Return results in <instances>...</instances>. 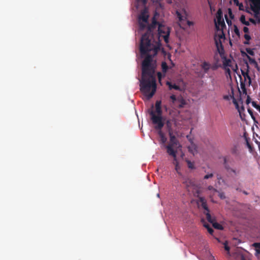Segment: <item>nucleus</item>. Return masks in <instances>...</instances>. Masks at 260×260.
Returning <instances> with one entry per match:
<instances>
[{
	"instance_id": "4be33fe9",
	"label": "nucleus",
	"mask_w": 260,
	"mask_h": 260,
	"mask_svg": "<svg viewBox=\"0 0 260 260\" xmlns=\"http://www.w3.org/2000/svg\"><path fill=\"white\" fill-rule=\"evenodd\" d=\"M244 37L246 40L244 42V44L245 45L249 44V41L251 39L250 36L249 35L246 34L244 35Z\"/></svg>"
},
{
	"instance_id": "f3484780",
	"label": "nucleus",
	"mask_w": 260,
	"mask_h": 260,
	"mask_svg": "<svg viewBox=\"0 0 260 260\" xmlns=\"http://www.w3.org/2000/svg\"><path fill=\"white\" fill-rule=\"evenodd\" d=\"M211 68V64L207 62H204L202 64V68L205 73H207Z\"/></svg>"
},
{
	"instance_id": "9d476101",
	"label": "nucleus",
	"mask_w": 260,
	"mask_h": 260,
	"mask_svg": "<svg viewBox=\"0 0 260 260\" xmlns=\"http://www.w3.org/2000/svg\"><path fill=\"white\" fill-rule=\"evenodd\" d=\"M154 124L155 125V126H154L155 129L158 131L157 133L160 137L161 142L162 144H165L166 142L167 139L165 137L164 133L161 131V129L163 127H161L160 128H159L157 127V124Z\"/></svg>"
},
{
	"instance_id": "bb28decb",
	"label": "nucleus",
	"mask_w": 260,
	"mask_h": 260,
	"mask_svg": "<svg viewBox=\"0 0 260 260\" xmlns=\"http://www.w3.org/2000/svg\"><path fill=\"white\" fill-rule=\"evenodd\" d=\"M170 99L172 100L173 103L177 102V98L174 94H172L170 96Z\"/></svg>"
},
{
	"instance_id": "49530a36",
	"label": "nucleus",
	"mask_w": 260,
	"mask_h": 260,
	"mask_svg": "<svg viewBox=\"0 0 260 260\" xmlns=\"http://www.w3.org/2000/svg\"><path fill=\"white\" fill-rule=\"evenodd\" d=\"M226 73H228L230 75L231 74V70L229 68H224Z\"/></svg>"
},
{
	"instance_id": "5fc2aeb1",
	"label": "nucleus",
	"mask_w": 260,
	"mask_h": 260,
	"mask_svg": "<svg viewBox=\"0 0 260 260\" xmlns=\"http://www.w3.org/2000/svg\"><path fill=\"white\" fill-rule=\"evenodd\" d=\"M209 260H215V259L213 256L210 255V257H209Z\"/></svg>"
},
{
	"instance_id": "7ed1b4c3",
	"label": "nucleus",
	"mask_w": 260,
	"mask_h": 260,
	"mask_svg": "<svg viewBox=\"0 0 260 260\" xmlns=\"http://www.w3.org/2000/svg\"><path fill=\"white\" fill-rule=\"evenodd\" d=\"M161 102L157 101L155 103V112L151 111L149 113L153 124H157L158 128L164 127V122L162 117Z\"/></svg>"
},
{
	"instance_id": "4468645a",
	"label": "nucleus",
	"mask_w": 260,
	"mask_h": 260,
	"mask_svg": "<svg viewBox=\"0 0 260 260\" xmlns=\"http://www.w3.org/2000/svg\"><path fill=\"white\" fill-rule=\"evenodd\" d=\"M179 103L178 106V108H182L184 107L185 105L186 104V102L185 100L181 96L177 98V102Z\"/></svg>"
},
{
	"instance_id": "412c9836",
	"label": "nucleus",
	"mask_w": 260,
	"mask_h": 260,
	"mask_svg": "<svg viewBox=\"0 0 260 260\" xmlns=\"http://www.w3.org/2000/svg\"><path fill=\"white\" fill-rule=\"evenodd\" d=\"M231 62V61L230 59L225 58V59L223 61V65L224 68H226L227 67H230Z\"/></svg>"
},
{
	"instance_id": "5701e85b",
	"label": "nucleus",
	"mask_w": 260,
	"mask_h": 260,
	"mask_svg": "<svg viewBox=\"0 0 260 260\" xmlns=\"http://www.w3.org/2000/svg\"><path fill=\"white\" fill-rule=\"evenodd\" d=\"M161 68L162 71L164 72H166L167 70H168V67L167 66V64L165 62H162L161 63Z\"/></svg>"
},
{
	"instance_id": "9b49d317",
	"label": "nucleus",
	"mask_w": 260,
	"mask_h": 260,
	"mask_svg": "<svg viewBox=\"0 0 260 260\" xmlns=\"http://www.w3.org/2000/svg\"><path fill=\"white\" fill-rule=\"evenodd\" d=\"M217 14L218 15V16H217V22L218 24L220 25L221 27H225V25L223 21V19L222 18V13L220 10L218 11Z\"/></svg>"
},
{
	"instance_id": "3c124183",
	"label": "nucleus",
	"mask_w": 260,
	"mask_h": 260,
	"mask_svg": "<svg viewBox=\"0 0 260 260\" xmlns=\"http://www.w3.org/2000/svg\"><path fill=\"white\" fill-rule=\"evenodd\" d=\"M233 2L236 6L240 3L238 0H233Z\"/></svg>"
},
{
	"instance_id": "680f3d73",
	"label": "nucleus",
	"mask_w": 260,
	"mask_h": 260,
	"mask_svg": "<svg viewBox=\"0 0 260 260\" xmlns=\"http://www.w3.org/2000/svg\"><path fill=\"white\" fill-rule=\"evenodd\" d=\"M216 69V68L215 67H212V69L213 70H215Z\"/></svg>"
},
{
	"instance_id": "2eb2a0df",
	"label": "nucleus",
	"mask_w": 260,
	"mask_h": 260,
	"mask_svg": "<svg viewBox=\"0 0 260 260\" xmlns=\"http://www.w3.org/2000/svg\"><path fill=\"white\" fill-rule=\"evenodd\" d=\"M228 158L227 157H223V165L225 169L229 173L230 172V170L231 169V168L230 167L229 165L228 164Z\"/></svg>"
},
{
	"instance_id": "20e7f679",
	"label": "nucleus",
	"mask_w": 260,
	"mask_h": 260,
	"mask_svg": "<svg viewBox=\"0 0 260 260\" xmlns=\"http://www.w3.org/2000/svg\"><path fill=\"white\" fill-rule=\"evenodd\" d=\"M183 183L188 191L191 192L194 197L198 198V200L197 201V203L199 206H201V202L200 201V198L203 197L199 196L201 192L200 187L197 185L193 181L189 179H187Z\"/></svg>"
},
{
	"instance_id": "c85d7f7f",
	"label": "nucleus",
	"mask_w": 260,
	"mask_h": 260,
	"mask_svg": "<svg viewBox=\"0 0 260 260\" xmlns=\"http://www.w3.org/2000/svg\"><path fill=\"white\" fill-rule=\"evenodd\" d=\"M187 165H188V167L190 169H193L194 168V165L192 162H191V161H187Z\"/></svg>"
},
{
	"instance_id": "de8ad7c7",
	"label": "nucleus",
	"mask_w": 260,
	"mask_h": 260,
	"mask_svg": "<svg viewBox=\"0 0 260 260\" xmlns=\"http://www.w3.org/2000/svg\"><path fill=\"white\" fill-rule=\"evenodd\" d=\"M249 21L254 24L256 23L255 20L253 18H249Z\"/></svg>"
},
{
	"instance_id": "72a5a7b5",
	"label": "nucleus",
	"mask_w": 260,
	"mask_h": 260,
	"mask_svg": "<svg viewBox=\"0 0 260 260\" xmlns=\"http://www.w3.org/2000/svg\"><path fill=\"white\" fill-rule=\"evenodd\" d=\"M230 172H233L235 175H237L239 173V171H237L236 170L233 169L232 168H231V169L230 170Z\"/></svg>"
},
{
	"instance_id": "8fccbe9b",
	"label": "nucleus",
	"mask_w": 260,
	"mask_h": 260,
	"mask_svg": "<svg viewBox=\"0 0 260 260\" xmlns=\"http://www.w3.org/2000/svg\"><path fill=\"white\" fill-rule=\"evenodd\" d=\"M223 99L225 100H229L230 98L229 95H226L223 96Z\"/></svg>"
},
{
	"instance_id": "dca6fc26",
	"label": "nucleus",
	"mask_w": 260,
	"mask_h": 260,
	"mask_svg": "<svg viewBox=\"0 0 260 260\" xmlns=\"http://www.w3.org/2000/svg\"><path fill=\"white\" fill-rule=\"evenodd\" d=\"M252 246L255 248V255L260 254V243H254L252 244Z\"/></svg>"
},
{
	"instance_id": "7c9ffc66",
	"label": "nucleus",
	"mask_w": 260,
	"mask_h": 260,
	"mask_svg": "<svg viewBox=\"0 0 260 260\" xmlns=\"http://www.w3.org/2000/svg\"><path fill=\"white\" fill-rule=\"evenodd\" d=\"M246 50L247 52L249 54H250V55H254V52H253V51L251 49H250V48H247V49H246Z\"/></svg>"
},
{
	"instance_id": "09e8293b",
	"label": "nucleus",
	"mask_w": 260,
	"mask_h": 260,
	"mask_svg": "<svg viewBox=\"0 0 260 260\" xmlns=\"http://www.w3.org/2000/svg\"><path fill=\"white\" fill-rule=\"evenodd\" d=\"M177 16H178V17L179 18L180 21H182V16L178 12H177Z\"/></svg>"
},
{
	"instance_id": "37998d69",
	"label": "nucleus",
	"mask_w": 260,
	"mask_h": 260,
	"mask_svg": "<svg viewBox=\"0 0 260 260\" xmlns=\"http://www.w3.org/2000/svg\"><path fill=\"white\" fill-rule=\"evenodd\" d=\"M243 31L245 33H248L249 32V28L245 26L243 28Z\"/></svg>"
},
{
	"instance_id": "864d4df0",
	"label": "nucleus",
	"mask_w": 260,
	"mask_h": 260,
	"mask_svg": "<svg viewBox=\"0 0 260 260\" xmlns=\"http://www.w3.org/2000/svg\"><path fill=\"white\" fill-rule=\"evenodd\" d=\"M241 88H244V90H245V84L244 83H242L241 82Z\"/></svg>"
},
{
	"instance_id": "bf43d9fd",
	"label": "nucleus",
	"mask_w": 260,
	"mask_h": 260,
	"mask_svg": "<svg viewBox=\"0 0 260 260\" xmlns=\"http://www.w3.org/2000/svg\"><path fill=\"white\" fill-rule=\"evenodd\" d=\"M221 179V177L220 176H217V179L219 180Z\"/></svg>"
},
{
	"instance_id": "393cba45",
	"label": "nucleus",
	"mask_w": 260,
	"mask_h": 260,
	"mask_svg": "<svg viewBox=\"0 0 260 260\" xmlns=\"http://www.w3.org/2000/svg\"><path fill=\"white\" fill-rule=\"evenodd\" d=\"M234 30L235 33L236 34V35H237L238 37H239L240 35V31H239L238 27L235 25L234 26Z\"/></svg>"
},
{
	"instance_id": "e2e57ef3",
	"label": "nucleus",
	"mask_w": 260,
	"mask_h": 260,
	"mask_svg": "<svg viewBox=\"0 0 260 260\" xmlns=\"http://www.w3.org/2000/svg\"><path fill=\"white\" fill-rule=\"evenodd\" d=\"M167 124L168 126H169V121H167Z\"/></svg>"
},
{
	"instance_id": "6e6552de",
	"label": "nucleus",
	"mask_w": 260,
	"mask_h": 260,
	"mask_svg": "<svg viewBox=\"0 0 260 260\" xmlns=\"http://www.w3.org/2000/svg\"><path fill=\"white\" fill-rule=\"evenodd\" d=\"M170 33V29L169 27L166 26L165 25L161 24H159L158 27V35H159L158 37V41L160 42V37H162L166 43H168L169 42V38Z\"/></svg>"
},
{
	"instance_id": "aec40b11",
	"label": "nucleus",
	"mask_w": 260,
	"mask_h": 260,
	"mask_svg": "<svg viewBox=\"0 0 260 260\" xmlns=\"http://www.w3.org/2000/svg\"><path fill=\"white\" fill-rule=\"evenodd\" d=\"M240 20L243 24L246 26H249L250 25L249 22L245 20V17L244 15H241Z\"/></svg>"
},
{
	"instance_id": "58836bf2",
	"label": "nucleus",
	"mask_w": 260,
	"mask_h": 260,
	"mask_svg": "<svg viewBox=\"0 0 260 260\" xmlns=\"http://www.w3.org/2000/svg\"><path fill=\"white\" fill-rule=\"evenodd\" d=\"M229 14L230 15V16L231 18H234V15L232 14V10L231 9H228Z\"/></svg>"
},
{
	"instance_id": "f03ea898",
	"label": "nucleus",
	"mask_w": 260,
	"mask_h": 260,
	"mask_svg": "<svg viewBox=\"0 0 260 260\" xmlns=\"http://www.w3.org/2000/svg\"><path fill=\"white\" fill-rule=\"evenodd\" d=\"M159 23L155 17H153L151 24L148 25L147 31L142 35L140 45V51L141 56L144 55L156 56L158 52L161 50L164 51V48L161 47V43L154 40L153 29L159 26Z\"/></svg>"
},
{
	"instance_id": "a19ab883",
	"label": "nucleus",
	"mask_w": 260,
	"mask_h": 260,
	"mask_svg": "<svg viewBox=\"0 0 260 260\" xmlns=\"http://www.w3.org/2000/svg\"><path fill=\"white\" fill-rule=\"evenodd\" d=\"M179 169L180 167L179 166V164H176L175 166V170L178 174H180V172H179Z\"/></svg>"
},
{
	"instance_id": "69168bd1",
	"label": "nucleus",
	"mask_w": 260,
	"mask_h": 260,
	"mask_svg": "<svg viewBox=\"0 0 260 260\" xmlns=\"http://www.w3.org/2000/svg\"><path fill=\"white\" fill-rule=\"evenodd\" d=\"M244 260H245V259H244Z\"/></svg>"
},
{
	"instance_id": "b1692460",
	"label": "nucleus",
	"mask_w": 260,
	"mask_h": 260,
	"mask_svg": "<svg viewBox=\"0 0 260 260\" xmlns=\"http://www.w3.org/2000/svg\"><path fill=\"white\" fill-rule=\"evenodd\" d=\"M252 105L260 112V106L257 105L254 101L252 102Z\"/></svg>"
},
{
	"instance_id": "cd10ccee",
	"label": "nucleus",
	"mask_w": 260,
	"mask_h": 260,
	"mask_svg": "<svg viewBox=\"0 0 260 260\" xmlns=\"http://www.w3.org/2000/svg\"><path fill=\"white\" fill-rule=\"evenodd\" d=\"M176 154H177V151H175V157L174 156H172L174 158V160H173V164L176 166V164H179L178 161H177V155H176Z\"/></svg>"
},
{
	"instance_id": "a878e982",
	"label": "nucleus",
	"mask_w": 260,
	"mask_h": 260,
	"mask_svg": "<svg viewBox=\"0 0 260 260\" xmlns=\"http://www.w3.org/2000/svg\"><path fill=\"white\" fill-rule=\"evenodd\" d=\"M248 112L250 115L251 118L253 119L254 121L255 122V118L253 115L252 110L251 109H248Z\"/></svg>"
},
{
	"instance_id": "473e14b6",
	"label": "nucleus",
	"mask_w": 260,
	"mask_h": 260,
	"mask_svg": "<svg viewBox=\"0 0 260 260\" xmlns=\"http://www.w3.org/2000/svg\"><path fill=\"white\" fill-rule=\"evenodd\" d=\"M157 78L158 79V80L159 81V82H160L161 81V77H162V74L160 72H158L157 73Z\"/></svg>"
},
{
	"instance_id": "f704fd0d",
	"label": "nucleus",
	"mask_w": 260,
	"mask_h": 260,
	"mask_svg": "<svg viewBox=\"0 0 260 260\" xmlns=\"http://www.w3.org/2000/svg\"><path fill=\"white\" fill-rule=\"evenodd\" d=\"M219 197L221 199H224L225 198V196L224 195V193L223 192H220L219 193Z\"/></svg>"
},
{
	"instance_id": "79ce46f5",
	"label": "nucleus",
	"mask_w": 260,
	"mask_h": 260,
	"mask_svg": "<svg viewBox=\"0 0 260 260\" xmlns=\"http://www.w3.org/2000/svg\"><path fill=\"white\" fill-rule=\"evenodd\" d=\"M186 23H187V24L188 25V26L193 25V22L189 21V20H187L186 21Z\"/></svg>"
},
{
	"instance_id": "0e129e2a",
	"label": "nucleus",
	"mask_w": 260,
	"mask_h": 260,
	"mask_svg": "<svg viewBox=\"0 0 260 260\" xmlns=\"http://www.w3.org/2000/svg\"><path fill=\"white\" fill-rule=\"evenodd\" d=\"M220 45H221L220 42ZM221 46H222V45H221ZM221 50H223L222 47H221Z\"/></svg>"
},
{
	"instance_id": "2f4dec72",
	"label": "nucleus",
	"mask_w": 260,
	"mask_h": 260,
	"mask_svg": "<svg viewBox=\"0 0 260 260\" xmlns=\"http://www.w3.org/2000/svg\"><path fill=\"white\" fill-rule=\"evenodd\" d=\"M246 144H247V146L248 147L250 151H252V147L251 145L250 144V143L248 142V141L247 139H246Z\"/></svg>"
},
{
	"instance_id": "e433bc0d",
	"label": "nucleus",
	"mask_w": 260,
	"mask_h": 260,
	"mask_svg": "<svg viewBox=\"0 0 260 260\" xmlns=\"http://www.w3.org/2000/svg\"><path fill=\"white\" fill-rule=\"evenodd\" d=\"M232 98L233 99V103L235 105L236 108H238V104L237 102L236 101V99L234 98V96H232Z\"/></svg>"
},
{
	"instance_id": "ea45409f",
	"label": "nucleus",
	"mask_w": 260,
	"mask_h": 260,
	"mask_svg": "<svg viewBox=\"0 0 260 260\" xmlns=\"http://www.w3.org/2000/svg\"><path fill=\"white\" fill-rule=\"evenodd\" d=\"M208 232L212 235L213 232H214V230H213V229H212L211 227H209L208 229H207Z\"/></svg>"
},
{
	"instance_id": "052dcab7",
	"label": "nucleus",
	"mask_w": 260,
	"mask_h": 260,
	"mask_svg": "<svg viewBox=\"0 0 260 260\" xmlns=\"http://www.w3.org/2000/svg\"><path fill=\"white\" fill-rule=\"evenodd\" d=\"M257 22L260 24V18L258 19Z\"/></svg>"
},
{
	"instance_id": "6e6d98bb",
	"label": "nucleus",
	"mask_w": 260,
	"mask_h": 260,
	"mask_svg": "<svg viewBox=\"0 0 260 260\" xmlns=\"http://www.w3.org/2000/svg\"><path fill=\"white\" fill-rule=\"evenodd\" d=\"M208 189L209 190H211V189H213V186H208Z\"/></svg>"
},
{
	"instance_id": "c03bdc74",
	"label": "nucleus",
	"mask_w": 260,
	"mask_h": 260,
	"mask_svg": "<svg viewBox=\"0 0 260 260\" xmlns=\"http://www.w3.org/2000/svg\"><path fill=\"white\" fill-rule=\"evenodd\" d=\"M251 99L249 96H247V99L246 100V103L247 104H249L250 103Z\"/></svg>"
},
{
	"instance_id": "c756f323",
	"label": "nucleus",
	"mask_w": 260,
	"mask_h": 260,
	"mask_svg": "<svg viewBox=\"0 0 260 260\" xmlns=\"http://www.w3.org/2000/svg\"><path fill=\"white\" fill-rule=\"evenodd\" d=\"M213 176V174L212 173H210V174H207V175H206L204 177V179H209V178H212Z\"/></svg>"
},
{
	"instance_id": "a18cd8bd",
	"label": "nucleus",
	"mask_w": 260,
	"mask_h": 260,
	"mask_svg": "<svg viewBox=\"0 0 260 260\" xmlns=\"http://www.w3.org/2000/svg\"><path fill=\"white\" fill-rule=\"evenodd\" d=\"M224 249L225 250H226L228 251H229L230 250V247L227 244H224Z\"/></svg>"
},
{
	"instance_id": "0eeeda50",
	"label": "nucleus",
	"mask_w": 260,
	"mask_h": 260,
	"mask_svg": "<svg viewBox=\"0 0 260 260\" xmlns=\"http://www.w3.org/2000/svg\"><path fill=\"white\" fill-rule=\"evenodd\" d=\"M148 9L144 7L138 16V22L141 29H144L148 24Z\"/></svg>"
},
{
	"instance_id": "f257e3e1",
	"label": "nucleus",
	"mask_w": 260,
	"mask_h": 260,
	"mask_svg": "<svg viewBox=\"0 0 260 260\" xmlns=\"http://www.w3.org/2000/svg\"><path fill=\"white\" fill-rule=\"evenodd\" d=\"M142 63V79L140 81V90L147 97L151 98L156 92V83L155 76V63L153 58L155 56L144 55Z\"/></svg>"
},
{
	"instance_id": "1a4fd4ad",
	"label": "nucleus",
	"mask_w": 260,
	"mask_h": 260,
	"mask_svg": "<svg viewBox=\"0 0 260 260\" xmlns=\"http://www.w3.org/2000/svg\"><path fill=\"white\" fill-rule=\"evenodd\" d=\"M251 3V9L256 14L260 11V0H249Z\"/></svg>"
},
{
	"instance_id": "6ab92c4d",
	"label": "nucleus",
	"mask_w": 260,
	"mask_h": 260,
	"mask_svg": "<svg viewBox=\"0 0 260 260\" xmlns=\"http://www.w3.org/2000/svg\"><path fill=\"white\" fill-rule=\"evenodd\" d=\"M246 56L249 60V63L250 64H253L255 68L258 69V64H257V62L256 61V60L254 58L250 57L248 55H246Z\"/></svg>"
},
{
	"instance_id": "39448f33",
	"label": "nucleus",
	"mask_w": 260,
	"mask_h": 260,
	"mask_svg": "<svg viewBox=\"0 0 260 260\" xmlns=\"http://www.w3.org/2000/svg\"><path fill=\"white\" fill-rule=\"evenodd\" d=\"M200 201L201 202V207L205 210L204 213L206 215L207 220L212 224L213 226L217 230H222V226L215 222V218H212L209 212V209L208 207L207 201L205 198H200Z\"/></svg>"
},
{
	"instance_id": "13d9d810",
	"label": "nucleus",
	"mask_w": 260,
	"mask_h": 260,
	"mask_svg": "<svg viewBox=\"0 0 260 260\" xmlns=\"http://www.w3.org/2000/svg\"><path fill=\"white\" fill-rule=\"evenodd\" d=\"M225 18H226V22H227V23H228V24H229V20L228 19V18H227V16H225Z\"/></svg>"
},
{
	"instance_id": "4d7b16f0",
	"label": "nucleus",
	"mask_w": 260,
	"mask_h": 260,
	"mask_svg": "<svg viewBox=\"0 0 260 260\" xmlns=\"http://www.w3.org/2000/svg\"><path fill=\"white\" fill-rule=\"evenodd\" d=\"M216 44L217 47V48H218V43H217V41H216ZM218 50H219V52L220 53H221V52L220 51V50H219V48H218Z\"/></svg>"
},
{
	"instance_id": "423d86ee",
	"label": "nucleus",
	"mask_w": 260,
	"mask_h": 260,
	"mask_svg": "<svg viewBox=\"0 0 260 260\" xmlns=\"http://www.w3.org/2000/svg\"><path fill=\"white\" fill-rule=\"evenodd\" d=\"M169 133L170 138V144L166 147L167 152L170 155L175 157V151H177V150L175 149H177L180 145L178 140L176 137L173 135L172 132L169 131Z\"/></svg>"
},
{
	"instance_id": "a211bd4d",
	"label": "nucleus",
	"mask_w": 260,
	"mask_h": 260,
	"mask_svg": "<svg viewBox=\"0 0 260 260\" xmlns=\"http://www.w3.org/2000/svg\"><path fill=\"white\" fill-rule=\"evenodd\" d=\"M137 3V7L138 8L139 6H142V7H146L147 0H136Z\"/></svg>"
},
{
	"instance_id": "f8f14e48",
	"label": "nucleus",
	"mask_w": 260,
	"mask_h": 260,
	"mask_svg": "<svg viewBox=\"0 0 260 260\" xmlns=\"http://www.w3.org/2000/svg\"><path fill=\"white\" fill-rule=\"evenodd\" d=\"M248 72V70H247L246 71L241 70L242 75L244 77L245 80L246 79L248 80V85L249 86L251 84V79L249 75Z\"/></svg>"
},
{
	"instance_id": "4c0bfd02",
	"label": "nucleus",
	"mask_w": 260,
	"mask_h": 260,
	"mask_svg": "<svg viewBox=\"0 0 260 260\" xmlns=\"http://www.w3.org/2000/svg\"><path fill=\"white\" fill-rule=\"evenodd\" d=\"M237 6L239 7V9L240 10H243L244 7H243V5L242 3H239Z\"/></svg>"
},
{
	"instance_id": "ddd939ff",
	"label": "nucleus",
	"mask_w": 260,
	"mask_h": 260,
	"mask_svg": "<svg viewBox=\"0 0 260 260\" xmlns=\"http://www.w3.org/2000/svg\"><path fill=\"white\" fill-rule=\"evenodd\" d=\"M167 85L168 86L170 90H172V89H174L176 90H181V88L179 86L176 85L175 84H173L171 82L167 81L166 82Z\"/></svg>"
},
{
	"instance_id": "603ef678",
	"label": "nucleus",
	"mask_w": 260,
	"mask_h": 260,
	"mask_svg": "<svg viewBox=\"0 0 260 260\" xmlns=\"http://www.w3.org/2000/svg\"><path fill=\"white\" fill-rule=\"evenodd\" d=\"M204 226L207 229H208L209 227H210V226L208 224V223H204Z\"/></svg>"
},
{
	"instance_id": "c9c22d12",
	"label": "nucleus",
	"mask_w": 260,
	"mask_h": 260,
	"mask_svg": "<svg viewBox=\"0 0 260 260\" xmlns=\"http://www.w3.org/2000/svg\"><path fill=\"white\" fill-rule=\"evenodd\" d=\"M232 98L233 99V103L235 105L236 108H238V104L237 102L236 101V99L234 98V96H232Z\"/></svg>"
}]
</instances>
